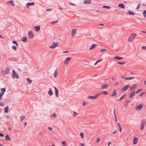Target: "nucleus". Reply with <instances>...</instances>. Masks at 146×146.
Masks as SVG:
<instances>
[{
	"mask_svg": "<svg viewBox=\"0 0 146 146\" xmlns=\"http://www.w3.org/2000/svg\"><path fill=\"white\" fill-rule=\"evenodd\" d=\"M137 35L135 34L131 33L128 38V40L129 42H132L135 38Z\"/></svg>",
	"mask_w": 146,
	"mask_h": 146,
	"instance_id": "1",
	"label": "nucleus"
},
{
	"mask_svg": "<svg viewBox=\"0 0 146 146\" xmlns=\"http://www.w3.org/2000/svg\"><path fill=\"white\" fill-rule=\"evenodd\" d=\"M146 123V120L145 119H143L141 122L140 125V129L143 130L144 128Z\"/></svg>",
	"mask_w": 146,
	"mask_h": 146,
	"instance_id": "2",
	"label": "nucleus"
},
{
	"mask_svg": "<svg viewBox=\"0 0 146 146\" xmlns=\"http://www.w3.org/2000/svg\"><path fill=\"white\" fill-rule=\"evenodd\" d=\"M100 96V94L98 93L97 94L94 96H89L87 97L88 99H95L98 98Z\"/></svg>",
	"mask_w": 146,
	"mask_h": 146,
	"instance_id": "3",
	"label": "nucleus"
},
{
	"mask_svg": "<svg viewBox=\"0 0 146 146\" xmlns=\"http://www.w3.org/2000/svg\"><path fill=\"white\" fill-rule=\"evenodd\" d=\"M58 42H53L52 43L51 45L49 47V48L50 49H54L58 45Z\"/></svg>",
	"mask_w": 146,
	"mask_h": 146,
	"instance_id": "4",
	"label": "nucleus"
},
{
	"mask_svg": "<svg viewBox=\"0 0 146 146\" xmlns=\"http://www.w3.org/2000/svg\"><path fill=\"white\" fill-rule=\"evenodd\" d=\"M9 72V69L8 67H7L6 69L1 71V73L2 75L8 74Z\"/></svg>",
	"mask_w": 146,
	"mask_h": 146,
	"instance_id": "5",
	"label": "nucleus"
},
{
	"mask_svg": "<svg viewBox=\"0 0 146 146\" xmlns=\"http://www.w3.org/2000/svg\"><path fill=\"white\" fill-rule=\"evenodd\" d=\"M72 58L70 57H67L65 59L64 64L66 66L68 65Z\"/></svg>",
	"mask_w": 146,
	"mask_h": 146,
	"instance_id": "6",
	"label": "nucleus"
},
{
	"mask_svg": "<svg viewBox=\"0 0 146 146\" xmlns=\"http://www.w3.org/2000/svg\"><path fill=\"white\" fill-rule=\"evenodd\" d=\"M12 76L13 78H16L17 79H18L19 78V76L18 74L14 70H13L12 71Z\"/></svg>",
	"mask_w": 146,
	"mask_h": 146,
	"instance_id": "7",
	"label": "nucleus"
},
{
	"mask_svg": "<svg viewBox=\"0 0 146 146\" xmlns=\"http://www.w3.org/2000/svg\"><path fill=\"white\" fill-rule=\"evenodd\" d=\"M28 37L30 39H31L34 37L33 33L32 31H31L29 32L28 33Z\"/></svg>",
	"mask_w": 146,
	"mask_h": 146,
	"instance_id": "8",
	"label": "nucleus"
},
{
	"mask_svg": "<svg viewBox=\"0 0 146 146\" xmlns=\"http://www.w3.org/2000/svg\"><path fill=\"white\" fill-rule=\"evenodd\" d=\"M77 29H74L72 30L71 35L72 36H74L76 34Z\"/></svg>",
	"mask_w": 146,
	"mask_h": 146,
	"instance_id": "9",
	"label": "nucleus"
},
{
	"mask_svg": "<svg viewBox=\"0 0 146 146\" xmlns=\"http://www.w3.org/2000/svg\"><path fill=\"white\" fill-rule=\"evenodd\" d=\"M129 86H130L129 85H127L121 88V91L124 92L125 90H126L128 88H129Z\"/></svg>",
	"mask_w": 146,
	"mask_h": 146,
	"instance_id": "10",
	"label": "nucleus"
},
{
	"mask_svg": "<svg viewBox=\"0 0 146 146\" xmlns=\"http://www.w3.org/2000/svg\"><path fill=\"white\" fill-rule=\"evenodd\" d=\"M137 87V84H134L131 87H130L129 90L130 91H132L133 89L136 88Z\"/></svg>",
	"mask_w": 146,
	"mask_h": 146,
	"instance_id": "11",
	"label": "nucleus"
},
{
	"mask_svg": "<svg viewBox=\"0 0 146 146\" xmlns=\"http://www.w3.org/2000/svg\"><path fill=\"white\" fill-rule=\"evenodd\" d=\"M143 107V105L142 104H140L139 106L135 108V110L137 111H140Z\"/></svg>",
	"mask_w": 146,
	"mask_h": 146,
	"instance_id": "12",
	"label": "nucleus"
},
{
	"mask_svg": "<svg viewBox=\"0 0 146 146\" xmlns=\"http://www.w3.org/2000/svg\"><path fill=\"white\" fill-rule=\"evenodd\" d=\"M138 141V138L137 137H134L133 139V143L134 145L136 144Z\"/></svg>",
	"mask_w": 146,
	"mask_h": 146,
	"instance_id": "13",
	"label": "nucleus"
},
{
	"mask_svg": "<svg viewBox=\"0 0 146 146\" xmlns=\"http://www.w3.org/2000/svg\"><path fill=\"white\" fill-rule=\"evenodd\" d=\"M135 94V91H133L130 94L129 97L130 98H132Z\"/></svg>",
	"mask_w": 146,
	"mask_h": 146,
	"instance_id": "14",
	"label": "nucleus"
},
{
	"mask_svg": "<svg viewBox=\"0 0 146 146\" xmlns=\"http://www.w3.org/2000/svg\"><path fill=\"white\" fill-rule=\"evenodd\" d=\"M109 86V84H105L101 87V88L102 89H103L106 88L108 87Z\"/></svg>",
	"mask_w": 146,
	"mask_h": 146,
	"instance_id": "15",
	"label": "nucleus"
},
{
	"mask_svg": "<svg viewBox=\"0 0 146 146\" xmlns=\"http://www.w3.org/2000/svg\"><path fill=\"white\" fill-rule=\"evenodd\" d=\"M98 46L97 44H92L91 46H90L89 50H91L93 49H94L96 47Z\"/></svg>",
	"mask_w": 146,
	"mask_h": 146,
	"instance_id": "16",
	"label": "nucleus"
},
{
	"mask_svg": "<svg viewBox=\"0 0 146 146\" xmlns=\"http://www.w3.org/2000/svg\"><path fill=\"white\" fill-rule=\"evenodd\" d=\"M98 93L100 94H100H102L106 96L108 94V93L107 92V91H101L100 93Z\"/></svg>",
	"mask_w": 146,
	"mask_h": 146,
	"instance_id": "17",
	"label": "nucleus"
},
{
	"mask_svg": "<svg viewBox=\"0 0 146 146\" xmlns=\"http://www.w3.org/2000/svg\"><path fill=\"white\" fill-rule=\"evenodd\" d=\"M35 5V3L33 2H32L30 3H27L26 4L27 7L29 8L31 5Z\"/></svg>",
	"mask_w": 146,
	"mask_h": 146,
	"instance_id": "18",
	"label": "nucleus"
},
{
	"mask_svg": "<svg viewBox=\"0 0 146 146\" xmlns=\"http://www.w3.org/2000/svg\"><path fill=\"white\" fill-rule=\"evenodd\" d=\"M54 88L55 90V93L56 96L58 97V91L55 87H54Z\"/></svg>",
	"mask_w": 146,
	"mask_h": 146,
	"instance_id": "19",
	"label": "nucleus"
},
{
	"mask_svg": "<svg viewBox=\"0 0 146 146\" xmlns=\"http://www.w3.org/2000/svg\"><path fill=\"white\" fill-rule=\"evenodd\" d=\"M34 28L35 29L36 31L38 32L40 30V25L35 26L34 27Z\"/></svg>",
	"mask_w": 146,
	"mask_h": 146,
	"instance_id": "20",
	"label": "nucleus"
},
{
	"mask_svg": "<svg viewBox=\"0 0 146 146\" xmlns=\"http://www.w3.org/2000/svg\"><path fill=\"white\" fill-rule=\"evenodd\" d=\"M48 94L50 96H52L53 94V93L51 88H49L48 91Z\"/></svg>",
	"mask_w": 146,
	"mask_h": 146,
	"instance_id": "21",
	"label": "nucleus"
},
{
	"mask_svg": "<svg viewBox=\"0 0 146 146\" xmlns=\"http://www.w3.org/2000/svg\"><path fill=\"white\" fill-rule=\"evenodd\" d=\"M27 38L26 36L23 37L22 38L21 40L22 42H26L27 41Z\"/></svg>",
	"mask_w": 146,
	"mask_h": 146,
	"instance_id": "22",
	"label": "nucleus"
},
{
	"mask_svg": "<svg viewBox=\"0 0 146 146\" xmlns=\"http://www.w3.org/2000/svg\"><path fill=\"white\" fill-rule=\"evenodd\" d=\"M135 78V77L134 76H133L130 77H124V78L126 80H132L134 79Z\"/></svg>",
	"mask_w": 146,
	"mask_h": 146,
	"instance_id": "23",
	"label": "nucleus"
},
{
	"mask_svg": "<svg viewBox=\"0 0 146 146\" xmlns=\"http://www.w3.org/2000/svg\"><path fill=\"white\" fill-rule=\"evenodd\" d=\"M84 2L85 4H86L88 5L90 4L91 3V0H86L84 1Z\"/></svg>",
	"mask_w": 146,
	"mask_h": 146,
	"instance_id": "24",
	"label": "nucleus"
},
{
	"mask_svg": "<svg viewBox=\"0 0 146 146\" xmlns=\"http://www.w3.org/2000/svg\"><path fill=\"white\" fill-rule=\"evenodd\" d=\"M6 91V89L5 88H3L1 89V92L0 93L2 95H3L4 93V92Z\"/></svg>",
	"mask_w": 146,
	"mask_h": 146,
	"instance_id": "25",
	"label": "nucleus"
},
{
	"mask_svg": "<svg viewBox=\"0 0 146 146\" xmlns=\"http://www.w3.org/2000/svg\"><path fill=\"white\" fill-rule=\"evenodd\" d=\"M5 138L6 141H11L10 138L9 137L8 135L7 134L5 137Z\"/></svg>",
	"mask_w": 146,
	"mask_h": 146,
	"instance_id": "26",
	"label": "nucleus"
},
{
	"mask_svg": "<svg viewBox=\"0 0 146 146\" xmlns=\"http://www.w3.org/2000/svg\"><path fill=\"white\" fill-rule=\"evenodd\" d=\"M117 94L116 90H114L112 94L111 95V96H115Z\"/></svg>",
	"mask_w": 146,
	"mask_h": 146,
	"instance_id": "27",
	"label": "nucleus"
},
{
	"mask_svg": "<svg viewBox=\"0 0 146 146\" xmlns=\"http://www.w3.org/2000/svg\"><path fill=\"white\" fill-rule=\"evenodd\" d=\"M9 109V107L8 106H7L4 109V111L5 113H7L8 112V110Z\"/></svg>",
	"mask_w": 146,
	"mask_h": 146,
	"instance_id": "28",
	"label": "nucleus"
},
{
	"mask_svg": "<svg viewBox=\"0 0 146 146\" xmlns=\"http://www.w3.org/2000/svg\"><path fill=\"white\" fill-rule=\"evenodd\" d=\"M50 117L52 118H56L57 117L56 114V113H53L50 115Z\"/></svg>",
	"mask_w": 146,
	"mask_h": 146,
	"instance_id": "29",
	"label": "nucleus"
},
{
	"mask_svg": "<svg viewBox=\"0 0 146 146\" xmlns=\"http://www.w3.org/2000/svg\"><path fill=\"white\" fill-rule=\"evenodd\" d=\"M118 6L119 7H121L122 9L124 8V5L123 3H120L118 5Z\"/></svg>",
	"mask_w": 146,
	"mask_h": 146,
	"instance_id": "30",
	"label": "nucleus"
},
{
	"mask_svg": "<svg viewBox=\"0 0 146 146\" xmlns=\"http://www.w3.org/2000/svg\"><path fill=\"white\" fill-rule=\"evenodd\" d=\"M117 125L119 128V130L120 132H121L122 131V129L121 127V126L119 124L117 123Z\"/></svg>",
	"mask_w": 146,
	"mask_h": 146,
	"instance_id": "31",
	"label": "nucleus"
},
{
	"mask_svg": "<svg viewBox=\"0 0 146 146\" xmlns=\"http://www.w3.org/2000/svg\"><path fill=\"white\" fill-rule=\"evenodd\" d=\"M58 74V72L56 70H55L54 73V76L55 78L56 77Z\"/></svg>",
	"mask_w": 146,
	"mask_h": 146,
	"instance_id": "32",
	"label": "nucleus"
},
{
	"mask_svg": "<svg viewBox=\"0 0 146 146\" xmlns=\"http://www.w3.org/2000/svg\"><path fill=\"white\" fill-rule=\"evenodd\" d=\"M78 114L77 112L74 111L73 112L72 116L73 117H75Z\"/></svg>",
	"mask_w": 146,
	"mask_h": 146,
	"instance_id": "33",
	"label": "nucleus"
},
{
	"mask_svg": "<svg viewBox=\"0 0 146 146\" xmlns=\"http://www.w3.org/2000/svg\"><path fill=\"white\" fill-rule=\"evenodd\" d=\"M27 81V82L29 83V84H30L32 82V80H30L29 78H27L26 79Z\"/></svg>",
	"mask_w": 146,
	"mask_h": 146,
	"instance_id": "34",
	"label": "nucleus"
},
{
	"mask_svg": "<svg viewBox=\"0 0 146 146\" xmlns=\"http://www.w3.org/2000/svg\"><path fill=\"white\" fill-rule=\"evenodd\" d=\"M25 118V117L24 116H22L20 117L21 121H23Z\"/></svg>",
	"mask_w": 146,
	"mask_h": 146,
	"instance_id": "35",
	"label": "nucleus"
},
{
	"mask_svg": "<svg viewBox=\"0 0 146 146\" xmlns=\"http://www.w3.org/2000/svg\"><path fill=\"white\" fill-rule=\"evenodd\" d=\"M8 2H9V3L11 4V5L13 6H15V4L13 3V0H11V1H8Z\"/></svg>",
	"mask_w": 146,
	"mask_h": 146,
	"instance_id": "36",
	"label": "nucleus"
},
{
	"mask_svg": "<svg viewBox=\"0 0 146 146\" xmlns=\"http://www.w3.org/2000/svg\"><path fill=\"white\" fill-rule=\"evenodd\" d=\"M88 103L84 101H83L82 102V106H85L88 104Z\"/></svg>",
	"mask_w": 146,
	"mask_h": 146,
	"instance_id": "37",
	"label": "nucleus"
},
{
	"mask_svg": "<svg viewBox=\"0 0 146 146\" xmlns=\"http://www.w3.org/2000/svg\"><path fill=\"white\" fill-rule=\"evenodd\" d=\"M129 102L128 101H125V108H127V106L128 104H129Z\"/></svg>",
	"mask_w": 146,
	"mask_h": 146,
	"instance_id": "38",
	"label": "nucleus"
},
{
	"mask_svg": "<svg viewBox=\"0 0 146 146\" xmlns=\"http://www.w3.org/2000/svg\"><path fill=\"white\" fill-rule=\"evenodd\" d=\"M127 14L129 15H134V13L133 12L130 11H128V13H127Z\"/></svg>",
	"mask_w": 146,
	"mask_h": 146,
	"instance_id": "39",
	"label": "nucleus"
},
{
	"mask_svg": "<svg viewBox=\"0 0 146 146\" xmlns=\"http://www.w3.org/2000/svg\"><path fill=\"white\" fill-rule=\"evenodd\" d=\"M114 58L115 59L119 60L122 59L123 58L122 57H120L118 56H115L114 57Z\"/></svg>",
	"mask_w": 146,
	"mask_h": 146,
	"instance_id": "40",
	"label": "nucleus"
},
{
	"mask_svg": "<svg viewBox=\"0 0 146 146\" xmlns=\"http://www.w3.org/2000/svg\"><path fill=\"white\" fill-rule=\"evenodd\" d=\"M107 50L105 49H102L100 50V52H104L107 51Z\"/></svg>",
	"mask_w": 146,
	"mask_h": 146,
	"instance_id": "41",
	"label": "nucleus"
},
{
	"mask_svg": "<svg viewBox=\"0 0 146 146\" xmlns=\"http://www.w3.org/2000/svg\"><path fill=\"white\" fill-rule=\"evenodd\" d=\"M142 14L144 17L146 18V10L142 12Z\"/></svg>",
	"mask_w": 146,
	"mask_h": 146,
	"instance_id": "42",
	"label": "nucleus"
},
{
	"mask_svg": "<svg viewBox=\"0 0 146 146\" xmlns=\"http://www.w3.org/2000/svg\"><path fill=\"white\" fill-rule=\"evenodd\" d=\"M114 117H115V120L116 121H117V117H116V114H115V111L114 110Z\"/></svg>",
	"mask_w": 146,
	"mask_h": 146,
	"instance_id": "43",
	"label": "nucleus"
},
{
	"mask_svg": "<svg viewBox=\"0 0 146 146\" xmlns=\"http://www.w3.org/2000/svg\"><path fill=\"white\" fill-rule=\"evenodd\" d=\"M142 90V89H139L138 90L136 91L135 93L137 94H138L139 93L141 92Z\"/></svg>",
	"mask_w": 146,
	"mask_h": 146,
	"instance_id": "44",
	"label": "nucleus"
},
{
	"mask_svg": "<svg viewBox=\"0 0 146 146\" xmlns=\"http://www.w3.org/2000/svg\"><path fill=\"white\" fill-rule=\"evenodd\" d=\"M61 143L63 145H66V141H63L61 142Z\"/></svg>",
	"mask_w": 146,
	"mask_h": 146,
	"instance_id": "45",
	"label": "nucleus"
},
{
	"mask_svg": "<svg viewBox=\"0 0 146 146\" xmlns=\"http://www.w3.org/2000/svg\"><path fill=\"white\" fill-rule=\"evenodd\" d=\"M80 135L81 136V137L83 139L84 137V135L83 133L81 132L80 133Z\"/></svg>",
	"mask_w": 146,
	"mask_h": 146,
	"instance_id": "46",
	"label": "nucleus"
},
{
	"mask_svg": "<svg viewBox=\"0 0 146 146\" xmlns=\"http://www.w3.org/2000/svg\"><path fill=\"white\" fill-rule=\"evenodd\" d=\"M125 94H124L123 96H122L118 100V101H120L121 100H122L125 97Z\"/></svg>",
	"mask_w": 146,
	"mask_h": 146,
	"instance_id": "47",
	"label": "nucleus"
},
{
	"mask_svg": "<svg viewBox=\"0 0 146 146\" xmlns=\"http://www.w3.org/2000/svg\"><path fill=\"white\" fill-rule=\"evenodd\" d=\"M103 7L104 8H107L108 9H110V7L109 6H103Z\"/></svg>",
	"mask_w": 146,
	"mask_h": 146,
	"instance_id": "48",
	"label": "nucleus"
},
{
	"mask_svg": "<svg viewBox=\"0 0 146 146\" xmlns=\"http://www.w3.org/2000/svg\"><path fill=\"white\" fill-rule=\"evenodd\" d=\"M12 43L13 44H15L17 46H18V44H17V43L16 41L13 40L12 42Z\"/></svg>",
	"mask_w": 146,
	"mask_h": 146,
	"instance_id": "49",
	"label": "nucleus"
},
{
	"mask_svg": "<svg viewBox=\"0 0 146 146\" xmlns=\"http://www.w3.org/2000/svg\"><path fill=\"white\" fill-rule=\"evenodd\" d=\"M12 48L15 51H16L17 50V47L15 46H12Z\"/></svg>",
	"mask_w": 146,
	"mask_h": 146,
	"instance_id": "50",
	"label": "nucleus"
},
{
	"mask_svg": "<svg viewBox=\"0 0 146 146\" xmlns=\"http://www.w3.org/2000/svg\"><path fill=\"white\" fill-rule=\"evenodd\" d=\"M58 22V21H57V20H56V21H53L52 22H51V24H54L55 23H57Z\"/></svg>",
	"mask_w": 146,
	"mask_h": 146,
	"instance_id": "51",
	"label": "nucleus"
},
{
	"mask_svg": "<svg viewBox=\"0 0 146 146\" xmlns=\"http://www.w3.org/2000/svg\"><path fill=\"white\" fill-rule=\"evenodd\" d=\"M141 49L142 50H146V46H142Z\"/></svg>",
	"mask_w": 146,
	"mask_h": 146,
	"instance_id": "52",
	"label": "nucleus"
},
{
	"mask_svg": "<svg viewBox=\"0 0 146 146\" xmlns=\"http://www.w3.org/2000/svg\"><path fill=\"white\" fill-rule=\"evenodd\" d=\"M117 63L119 64H122V65H123V64H125V62H117Z\"/></svg>",
	"mask_w": 146,
	"mask_h": 146,
	"instance_id": "53",
	"label": "nucleus"
},
{
	"mask_svg": "<svg viewBox=\"0 0 146 146\" xmlns=\"http://www.w3.org/2000/svg\"><path fill=\"white\" fill-rule=\"evenodd\" d=\"M145 93L144 92H142L141 93H140V94L139 95H140V96H141L143 95L144 94H145Z\"/></svg>",
	"mask_w": 146,
	"mask_h": 146,
	"instance_id": "54",
	"label": "nucleus"
},
{
	"mask_svg": "<svg viewBox=\"0 0 146 146\" xmlns=\"http://www.w3.org/2000/svg\"><path fill=\"white\" fill-rule=\"evenodd\" d=\"M140 6V4H139L138 5L137 7L136 8V9H139V8Z\"/></svg>",
	"mask_w": 146,
	"mask_h": 146,
	"instance_id": "55",
	"label": "nucleus"
},
{
	"mask_svg": "<svg viewBox=\"0 0 146 146\" xmlns=\"http://www.w3.org/2000/svg\"><path fill=\"white\" fill-rule=\"evenodd\" d=\"M4 105V104L3 103V102H1L0 103V106H3Z\"/></svg>",
	"mask_w": 146,
	"mask_h": 146,
	"instance_id": "56",
	"label": "nucleus"
},
{
	"mask_svg": "<svg viewBox=\"0 0 146 146\" xmlns=\"http://www.w3.org/2000/svg\"><path fill=\"white\" fill-rule=\"evenodd\" d=\"M100 141V139L99 138H98V139H96V142L97 143H98Z\"/></svg>",
	"mask_w": 146,
	"mask_h": 146,
	"instance_id": "57",
	"label": "nucleus"
},
{
	"mask_svg": "<svg viewBox=\"0 0 146 146\" xmlns=\"http://www.w3.org/2000/svg\"><path fill=\"white\" fill-rule=\"evenodd\" d=\"M3 95L0 93V100L2 99Z\"/></svg>",
	"mask_w": 146,
	"mask_h": 146,
	"instance_id": "58",
	"label": "nucleus"
},
{
	"mask_svg": "<svg viewBox=\"0 0 146 146\" xmlns=\"http://www.w3.org/2000/svg\"><path fill=\"white\" fill-rule=\"evenodd\" d=\"M111 143L110 142H107V144L108 146H109V145L111 144Z\"/></svg>",
	"mask_w": 146,
	"mask_h": 146,
	"instance_id": "59",
	"label": "nucleus"
},
{
	"mask_svg": "<svg viewBox=\"0 0 146 146\" xmlns=\"http://www.w3.org/2000/svg\"><path fill=\"white\" fill-rule=\"evenodd\" d=\"M46 10L48 11H50L52 10V9H46Z\"/></svg>",
	"mask_w": 146,
	"mask_h": 146,
	"instance_id": "60",
	"label": "nucleus"
},
{
	"mask_svg": "<svg viewBox=\"0 0 146 146\" xmlns=\"http://www.w3.org/2000/svg\"><path fill=\"white\" fill-rule=\"evenodd\" d=\"M48 129L50 131H52V128L50 127H48Z\"/></svg>",
	"mask_w": 146,
	"mask_h": 146,
	"instance_id": "61",
	"label": "nucleus"
},
{
	"mask_svg": "<svg viewBox=\"0 0 146 146\" xmlns=\"http://www.w3.org/2000/svg\"><path fill=\"white\" fill-rule=\"evenodd\" d=\"M80 146H84L85 144L84 143H80Z\"/></svg>",
	"mask_w": 146,
	"mask_h": 146,
	"instance_id": "62",
	"label": "nucleus"
},
{
	"mask_svg": "<svg viewBox=\"0 0 146 146\" xmlns=\"http://www.w3.org/2000/svg\"><path fill=\"white\" fill-rule=\"evenodd\" d=\"M69 4H70V5H71L72 6H75L76 5L75 4L71 3H69Z\"/></svg>",
	"mask_w": 146,
	"mask_h": 146,
	"instance_id": "63",
	"label": "nucleus"
},
{
	"mask_svg": "<svg viewBox=\"0 0 146 146\" xmlns=\"http://www.w3.org/2000/svg\"><path fill=\"white\" fill-rule=\"evenodd\" d=\"M103 59H100L97 60V61H98V62H100V61H102L103 60Z\"/></svg>",
	"mask_w": 146,
	"mask_h": 146,
	"instance_id": "64",
	"label": "nucleus"
}]
</instances>
